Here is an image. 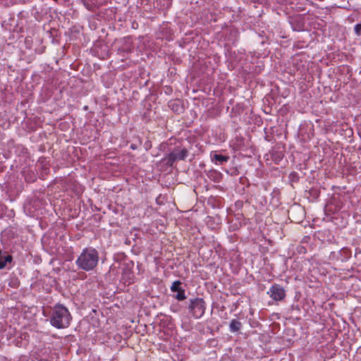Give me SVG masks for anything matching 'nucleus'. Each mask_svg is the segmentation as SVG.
<instances>
[{
    "label": "nucleus",
    "mask_w": 361,
    "mask_h": 361,
    "mask_svg": "<svg viewBox=\"0 0 361 361\" xmlns=\"http://www.w3.org/2000/svg\"><path fill=\"white\" fill-rule=\"evenodd\" d=\"M49 319L52 326L61 329L68 328L70 326L72 317L65 305L57 303L51 308Z\"/></svg>",
    "instance_id": "obj_1"
},
{
    "label": "nucleus",
    "mask_w": 361,
    "mask_h": 361,
    "mask_svg": "<svg viewBox=\"0 0 361 361\" xmlns=\"http://www.w3.org/2000/svg\"><path fill=\"white\" fill-rule=\"evenodd\" d=\"M99 262L98 252L94 248H85L75 261L78 267L86 271L93 270Z\"/></svg>",
    "instance_id": "obj_2"
},
{
    "label": "nucleus",
    "mask_w": 361,
    "mask_h": 361,
    "mask_svg": "<svg viewBox=\"0 0 361 361\" xmlns=\"http://www.w3.org/2000/svg\"><path fill=\"white\" fill-rule=\"evenodd\" d=\"M189 152L186 148L179 147H175L170 153L166 155L164 159L166 164L172 166L174 162L185 160L188 156Z\"/></svg>",
    "instance_id": "obj_3"
},
{
    "label": "nucleus",
    "mask_w": 361,
    "mask_h": 361,
    "mask_svg": "<svg viewBox=\"0 0 361 361\" xmlns=\"http://www.w3.org/2000/svg\"><path fill=\"white\" fill-rule=\"evenodd\" d=\"M188 309L192 315L196 319L202 317L205 312V302L202 298H196L190 300Z\"/></svg>",
    "instance_id": "obj_4"
},
{
    "label": "nucleus",
    "mask_w": 361,
    "mask_h": 361,
    "mask_svg": "<svg viewBox=\"0 0 361 361\" xmlns=\"http://www.w3.org/2000/svg\"><path fill=\"white\" fill-rule=\"evenodd\" d=\"M267 294L275 301H281L286 297V290L279 284L274 283L271 286Z\"/></svg>",
    "instance_id": "obj_5"
},
{
    "label": "nucleus",
    "mask_w": 361,
    "mask_h": 361,
    "mask_svg": "<svg viewBox=\"0 0 361 361\" xmlns=\"http://www.w3.org/2000/svg\"><path fill=\"white\" fill-rule=\"evenodd\" d=\"M181 283L179 281H175L171 287V290L172 292H176L175 298L178 300H183L186 298L185 295V290L180 286Z\"/></svg>",
    "instance_id": "obj_6"
},
{
    "label": "nucleus",
    "mask_w": 361,
    "mask_h": 361,
    "mask_svg": "<svg viewBox=\"0 0 361 361\" xmlns=\"http://www.w3.org/2000/svg\"><path fill=\"white\" fill-rule=\"evenodd\" d=\"M243 325L242 323L238 319H232L229 324V330L232 333L239 331Z\"/></svg>",
    "instance_id": "obj_7"
},
{
    "label": "nucleus",
    "mask_w": 361,
    "mask_h": 361,
    "mask_svg": "<svg viewBox=\"0 0 361 361\" xmlns=\"http://www.w3.org/2000/svg\"><path fill=\"white\" fill-rule=\"evenodd\" d=\"M228 159L229 157L220 154H214L212 157V161H215L216 164L219 163V164H223L224 163L227 162Z\"/></svg>",
    "instance_id": "obj_8"
},
{
    "label": "nucleus",
    "mask_w": 361,
    "mask_h": 361,
    "mask_svg": "<svg viewBox=\"0 0 361 361\" xmlns=\"http://www.w3.org/2000/svg\"><path fill=\"white\" fill-rule=\"evenodd\" d=\"M354 30H355V34L357 36H360L361 35V24H360V23L356 24L354 27Z\"/></svg>",
    "instance_id": "obj_9"
},
{
    "label": "nucleus",
    "mask_w": 361,
    "mask_h": 361,
    "mask_svg": "<svg viewBox=\"0 0 361 361\" xmlns=\"http://www.w3.org/2000/svg\"><path fill=\"white\" fill-rule=\"evenodd\" d=\"M3 258L6 260V264H7V262H10L12 260V257L11 255H4Z\"/></svg>",
    "instance_id": "obj_10"
},
{
    "label": "nucleus",
    "mask_w": 361,
    "mask_h": 361,
    "mask_svg": "<svg viewBox=\"0 0 361 361\" xmlns=\"http://www.w3.org/2000/svg\"><path fill=\"white\" fill-rule=\"evenodd\" d=\"M130 148L133 149H136V147L135 145H131Z\"/></svg>",
    "instance_id": "obj_11"
},
{
    "label": "nucleus",
    "mask_w": 361,
    "mask_h": 361,
    "mask_svg": "<svg viewBox=\"0 0 361 361\" xmlns=\"http://www.w3.org/2000/svg\"><path fill=\"white\" fill-rule=\"evenodd\" d=\"M172 109H176V111H178V109H176V106H172Z\"/></svg>",
    "instance_id": "obj_12"
},
{
    "label": "nucleus",
    "mask_w": 361,
    "mask_h": 361,
    "mask_svg": "<svg viewBox=\"0 0 361 361\" xmlns=\"http://www.w3.org/2000/svg\"><path fill=\"white\" fill-rule=\"evenodd\" d=\"M172 109H176V111H178V109H176V106H172Z\"/></svg>",
    "instance_id": "obj_13"
},
{
    "label": "nucleus",
    "mask_w": 361,
    "mask_h": 361,
    "mask_svg": "<svg viewBox=\"0 0 361 361\" xmlns=\"http://www.w3.org/2000/svg\"><path fill=\"white\" fill-rule=\"evenodd\" d=\"M172 109H176V111H178V109H176V106H172Z\"/></svg>",
    "instance_id": "obj_14"
}]
</instances>
